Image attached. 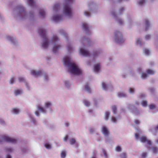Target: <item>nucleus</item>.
I'll list each match as a JSON object with an SVG mask.
<instances>
[{"mask_svg": "<svg viewBox=\"0 0 158 158\" xmlns=\"http://www.w3.org/2000/svg\"><path fill=\"white\" fill-rule=\"evenodd\" d=\"M38 32L42 39V42L41 43L42 47L44 49L47 48L50 43L53 45L52 48L53 52L55 54L57 53L61 47L60 44H57V42L59 40L57 36L53 35L49 42L46 34V30L43 28H40L39 29Z\"/></svg>", "mask_w": 158, "mask_h": 158, "instance_id": "obj_1", "label": "nucleus"}, {"mask_svg": "<svg viewBox=\"0 0 158 158\" xmlns=\"http://www.w3.org/2000/svg\"><path fill=\"white\" fill-rule=\"evenodd\" d=\"M28 15L25 8L22 5H18L14 8L13 15L15 18L17 20H23L29 17V19L33 20L34 19V14L32 11L29 12Z\"/></svg>", "mask_w": 158, "mask_h": 158, "instance_id": "obj_2", "label": "nucleus"}, {"mask_svg": "<svg viewBox=\"0 0 158 158\" xmlns=\"http://www.w3.org/2000/svg\"><path fill=\"white\" fill-rule=\"evenodd\" d=\"M64 65L68 68V71L71 74L78 76L82 73V70L75 63L72 61L71 58L67 56L63 59Z\"/></svg>", "mask_w": 158, "mask_h": 158, "instance_id": "obj_3", "label": "nucleus"}, {"mask_svg": "<svg viewBox=\"0 0 158 158\" xmlns=\"http://www.w3.org/2000/svg\"><path fill=\"white\" fill-rule=\"evenodd\" d=\"M65 3L64 4L63 14L66 17L71 18L73 16V9L71 6L73 0H65Z\"/></svg>", "mask_w": 158, "mask_h": 158, "instance_id": "obj_4", "label": "nucleus"}, {"mask_svg": "<svg viewBox=\"0 0 158 158\" xmlns=\"http://www.w3.org/2000/svg\"><path fill=\"white\" fill-rule=\"evenodd\" d=\"M114 38L115 42L117 44H121L124 42L122 34L118 31H114Z\"/></svg>", "mask_w": 158, "mask_h": 158, "instance_id": "obj_5", "label": "nucleus"}, {"mask_svg": "<svg viewBox=\"0 0 158 158\" xmlns=\"http://www.w3.org/2000/svg\"><path fill=\"white\" fill-rule=\"evenodd\" d=\"M58 32L61 35L64 36L67 40V48L68 52L71 53L73 51V47L71 42L69 41L67 34L63 29H60L59 30Z\"/></svg>", "mask_w": 158, "mask_h": 158, "instance_id": "obj_6", "label": "nucleus"}, {"mask_svg": "<svg viewBox=\"0 0 158 158\" xmlns=\"http://www.w3.org/2000/svg\"><path fill=\"white\" fill-rule=\"evenodd\" d=\"M127 108L130 111L135 115L139 116L143 113L142 110H138L134 105L128 104L127 105Z\"/></svg>", "mask_w": 158, "mask_h": 158, "instance_id": "obj_7", "label": "nucleus"}, {"mask_svg": "<svg viewBox=\"0 0 158 158\" xmlns=\"http://www.w3.org/2000/svg\"><path fill=\"white\" fill-rule=\"evenodd\" d=\"M110 13L113 17V18L119 25H122L124 24L123 20L121 18L118 16V15L116 13L114 7L113 6L111 7Z\"/></svg>", "mask_w": 158, "mask_h": 158, "instance_id": "obj_8", "label": "nucleus"}, {"mask_svg": "<svg viewBox=\"0 0 158 158\" xmlns=\"http://www.w3.org/2000/svg\"><path fill=\"white\" fill-rule=\"evenodd\" d=\"M4 141L13 143H15L17 142L16 139L6 136H2L0 138V144Z\"/></svg>", "mask_w": 158, "mask_h": 158, "instance_id": "obj_9", "label": "nucleus"}, {"mask_svg": "<svg viewBox=\"0 0 158 158\" xmlns=\"http://www.w3.org/2000/svg\"><path fill=\"white\" fill-rule=\"evenodd\" d=\"M82 28L83 30L85 33L88 35H90L92 34L90 30L91 29V26L88 23H84L82 24Z\"/></svg>", "mask_w": 158, "mask_h": 158, "instance_id": "obj_10", "label": "nucleus"}, {"mask_svg": "<svg viewBox=\"0 0 158 158\" xmlns=\"http://www.w3.org/2000/svg\"><path fill=\"white\" fill-rule=\"evenodd\" d=\"M6 39L15 47L17 46L19 44L18 42L15 37L8 35L6 36Z\"/></svg>", "mask_w": 158, "mask_h": 158, "instance_id": "obj_11", "label": "nucleus"}, {"mask_svg": "<svg viewBox=\"0 0 158 158\" xmlns=\"http://www.w3.org/2000/svg\"><path fill=\"white\" fill-rule=\"evenodd\" d=\"M103 53L102 50L99 49L97 50H94L91 54V56L93 58V59L94 60L95 59L99 57Z\"/></svg>", "mask_w": 158, "mask_h": 158, "instance_id": "obj_12", "label": "nucleus"}, {"mask_svg": "<svg viewBox=\"0 0 158 158\" xmlns=\"http://www.w3.org/2000/svg\"><path fill=\"white\" fill-rule=\"evenodd\" d=\"M83 47H85V44H87L89 46L92 44V41L89 38H86L85 36L83 37L81 40Z\"/></svg>", "mask_w": 158, "mask_h": 158, "instance_id": "obj_13", "label": "nucleus"}, {"mask_svg": "<svg viewBox=\"0 0 158 158\" xmlns=\"http://www.w3.org/2000/svg\"><path fill=\"white\" fill-rule=\"evenodd\" d=\"M102 86L103 89L105 91L109 90L112 91L113 89V86L111 84H107L103 82L102 83Z\"/></svg>", "mask_w": 158, "mask_h": 158, "instance_id": "obj_14", "label": "nucleus"}, {"mask_svg": "<svg viewBox=\"0 0 158 158\" xmlns=\"http://www.w3.org/2000/svg\"><path fill=\"white\" fill-rule=\"evenodd\" d=\"M53 20L56 23L61 21L63 19V16L61 15H55L52 17Z\"/></svg>", "mask_w": 158, "mask_h": 158, "instance_id": "obj_15", "label": "nucleus"}, {"mask_svg": "<svg viewBox=\"0 0 158 158\" xmlns=\"http://www.w3.org/2000/svg\"><path fill=\"white\" fill-rule=\"evenodd\" d=\"M44 72V71L42 70L37 71L32 70L31 71V74L35 77H37L42 76V74Z\"/></svg>", "mask_w": 158, "mask_h": 158, "instance_id": "obj_16", "label": "nucleus"}, {"mask_svg": "<svg viewBox=\"0 0 158 158\" xmlns=\"http://www.w3.org/2000/svg\"><path fill=\"white\" fill-rule=\"evenodd\" d=\"M79 51L81 54L84 56L87 57L89 56H90V53L89 51L82 48H80Z\"/></svg>", "mask_w": 158, "mask_h": 158, "instance_id": "obj_17", "label": "nucleus"}, {"mask_svg": "<svg viewBox=\"0 0 158 158\" xmlns=\"http://www.w3.org/2000/svg\"><path fill=\"white\" fill-rule=\"evenodd\" d=\"M145 24V31H147L149 30L151 27V25L150 24V21L148 19H144Z\"/></svg>", "mask_w": 158, "mask_h": 158, "instance_id": "obj_18", "label": "nucleus"}, {"mask_svg": "<svg viewBox=\"0 0 158 158\" xmlns=\"http://www.w3.org/2000/svg\"><path fill=\"white\" fill-rule=\"evenodd\" d=\"M145 42L143 41L140 38H137L136 40V44L140 47H143L144 45Z\"/></svg>", "mask_w": 158, "mask_h": 158, "instance_id": "obj_19", "label": "nucleus"}, {"mask_svg": "<svg viewBox=\"0 0 158 158\" xmlns=\"http://www.w3.org/2000/svg\"><path fill=\"white\" fill-rule=\"evenodd\" d=\"M140 141L142 143L147 142V144L149 145H151L152 143L151 140H148L146 137L142 136L140 138Z\"/></svg>", "mask_w": 158, "mask_h": 158, "instance_id": "obj_20", "label": "nucleus"}, {"mask_svg": "<svg viewBox=\"0 0 158 158\" xmlns=\"http://www.w3.org/2000/svg\"><path fill=\"white\" fill-rule=\"evenodd\" d=\"M101 131L103 135L107 137L108 136L109 132L108 128L105 126H103L102 128Z\"/></svg>", "mask_w": 158, "mask_h": 158, "instance_id": "obj_21", "label": "nucleus"}, {"mask_svg": "<svg viewBox=\"0 0 158 158\" xmlns=\"http://www.w3.org/2000/svg\"><path fill=\"white\" fill-rule=\"evenodd\" d=\"M101 64L100 63H98L94 65V71L97 73H100V70Z\"/></svg>", "mask_w": 158, "mask_h": 158, "instance_id": "obj_22", "label": "nucleus"}, {"mask_svg": "<svg viewBox=\"0 0 158 158\" xmlns=\"http://www.w3.org/2000/svg\"><path fill=\"white\" fill-rule=\"evenodd\" d=\"M39 16L40 18L43 19L46 16V10L44 9H40L39 11Z\"/></svg>", "mask_w": 158, "mask_h": 158, "instance_id": "obj_23", "label": "nucleus"}, {"mask_svg": "<svg viewBox=\"0 0 158 158\" xmlns=\"http://www.w3.org/2000/svg\"><path fill=\"white\" fill-rule=\"evenodd\" d=\"M43 77V80L44 82H48L49 80V77L48 73L44 71L42 76Z\"/></svg>", "mask_w": 158, "mask_h": 158, "instance_id": "obj_24", "label": "nucleus"}, {"mask_svg": "<svg viewBox=\"0 0 158 158\" xmlns=\"http://www.w3.org/2000/svg\"><path fill=\"white\" fill-rule=\"evenodd\" d=\"M27 114L30 118V120L31 122L33 123L34 125H36L37 123V122L35 118L30 113H28Z\"/></svg>", "mask_w": 158, "mask_h": 158, "instance_id": "obj_25", "label": "nucleus"}, {"mask_svg": "<svg viewBox=\"0 0 158 158\" xmlns=\"http://www.w3.org/2000/svg\"><path fill=\"white\" fill-rule=\"evenodd\" d=\"M36 107L38 110H39L40 112H42L44 114L47 113V111L40 104H38L36 106Z\"/></svg>", "mask_w": 158, "mask_h": 158, "instance_id": "obj_26", "label": "nucleus"}, {"mask_svg": "<svg viewBox=\"0 0 158 158\" xmlns=\"http://www.w3.org/2000/svg\"><path fill=\"white\" fill-rule=\"evenodd\" d=\"M88 6L89 11L94 12V8L95 7V3L94 2L92 1L89 2L88 3Z\"/></svg>", "mask_w": 158, "mask_h": 158, "instance_id": "obj_27", "label": "nucleus"}, {"mask_svg": "<svg viewBox=\"0 0 158 158\" xmlns=\"http://www.w3.org/2000/svg\"><path fill=\"white\" fill-rule=\"evenodd\" d=\"M117 96L119 98H127L128 97L127 94L123 92H118L117 94Z\"/></svg>", "mask_w": 158, "mask_h": 158, "instance_id": "obj_28", "label": "nucleus"}, {"mask_svg": "<svg viewBox=\"0 0 158 158\" xmlns=\"http://www.w3.org/2000/svg\"><path fill=\"white\" fill-rule=\"evenodd\" d=\"M29 5L32 8L35 7V3L34 0H27Z\"/></svg>", "mask_w": 158, "mask_h": 158, "instance_id": "obj_29", "label": "nucleus"}, {"mask_svg": "<svg viewBox=\"0 0 158 158\" xmlns=\"http://www.w3.org/2000/svg\"><path fill=\"white\" fill-rule=\"evenodd\" d=\"M52 105V103L50 102H46L45 103V106L46 108H49L50 112L52 111V109L50 108V106Z\"/></svg>", "mask_w": 158, "mask_h": 158, "instance_id": "obj_30", "label": "nucleus"}, {"mask_svg": "<svg viewBox=\"0 0 158 158\" xmlns=\"http://www.w3.org/2000/svg\"><path fill=\"white\" fill-rule=\"evenodd\" d=\"M84 88L85 91L89 93H91V89L89 87L88 83H86V84L84 85Z\"/></svg>", "mask_w": 158, "mask_h": 158, "instance_id": "obj_31", "label": "nucleus"}, {"mask_svg": "<svg viewBox=\"0 0 158 158\" xmlns=\"http://www.w3.org/2000/svg\"><path fill=\"white\" fill-rule=\"evenodd\" d=\"M149 131L151 132L153 135H156L157 133V131L156 130L155 128L151 127L149 129Z\"/></svg>", "mask_w": 158, "mask_h": 158, "instance_id": "obj_32", "label": "nucleus"}, {"mask_svg": "<svg viewBox=\"0 0 158 158\" xmlns=\"http://www.w3.org/2000/svg\"><path fill=\"white\" fill-rule=\"evenodd\" d=\"M105 141L106 143L109 144H111L113 143L112 139L111 138L108 137V136L106 137Z\"/></svg>", "mask_w": 158, "mask_h": 158, "instance_id": "obj_33", "label": "nucleus"}, {"mask_svg": "<svg viewBox=\"0 0 158 158\" xmlns=\"http://www.w3.org/2000/svg\"><path fill=\"white\" fill-rule=\"evenodd\" d=\"M64 85L65 87L68 89H70L71 87V84L70 82L67 80L64 81Z\"/></svg>", "mask_w": 158, "mask_h": 158, "instance_id": "obj_34", "label": "nucleus"}, {"mask_svg": "<svg viewBox=\"0 0 158 158\" xmlns=\"http://www.w3.org/2000/svg\"><path fill=\"white\" fill-rule=\"evenodd\" d=\"M23 93L21 89H17L14 91V95L15 96H18L21 95Z\"/></svg>", "mask_w": 158, "mask_h": 158, "instance_id": "obj_35", "label": "nucleus"}, {"mask_svg": "<svg viewBox=\"0 0 158 158\" xmlns=\"http://www.w3.org/2000/svg\"><path fill=\"white\" fill-rule=\"evenodd\" d=\"M147 1V0H139L137 3L139 6H142L146 3Z\"/></svg>", "mask_w": 158, "mask_h": 158, "instance_id": "obj_36", "label": "nucleus"}, {"mask_svg": "<svg viewBox=\"0 0 158 158\" xmlns=\"http://www.w3.org/2000/svg\"><path fill=\"white\" fill-rule=\"evenodd\" d=\"M136 129L137 131V133L135 134V137L137 139H138L139 138V135L141 133V132L139 128H136Z\"/></svg>", "mask_w": 158, "mask_h": 158, "instance_id": "obj_37", "label": "nucleus"}, {"mask_svg": "<svg viewBox=\"0 0 158 158\" xmlns=\"http://www.w3.org/2000/svg\"><path fill=\"white\" fill-rule=\"evenodd\" d=\"M60 5L59 4L57 3L54 5L53 6V11L55 13H56L58 11V9L60 7Z\"/></svg>", "mask_w": 158, "mask_h": 158, "instance_id": "obj_38", "label": "nucleus"}, {"mask_svg": "<svg viewBox=\"0 0 158 158\" xmlns=\"http://www.w3.org/2000/svg\"><path fill=\"white\" fill-rule=\"evenodd\" d=\"M18 80L20 82L25 83L27 81L24 77H19L18 78Z\"/></svg>", "mask_w": 158, "mask_h": 158, "instance_id": "obj_39", "label": "nucleus"}, {"mask_svg": "<svg viewBox=\"0 0 158 158\" xmlns=\"http://www.w3.org/2000/svg\"><path fill=\"white\" fill-rule=\"evenodd\" d=\"M151 149L153 153L156 154L158 153V148L156 147H151Z\"/></svg>", "mask_w": 158, "mask_h": 158, "instance_id": "obj_40", "label": "nucleus"}, {"mask_svg": "<svg viewBox=\"0 0 158 158\" xmlns=\"http://www.w3.org/2000/svg\"><path fill=\"white\" fill-rule=\"evenodd\" d=\"M102 150L105 158H109V155L107 152L104 148H102Z\"/></svg>", "mask_w": 158, "mask_h": 158, "instance_id": "obj_41", "label": "nucleus"}, {"mask_svg": "<svg viewBox=\"0 0 158 158\" xmlns=\"http://www.w3.org/2000/svg\"><path fill=\"white\" fill-rule=\"evenodd\" d=\"M44 146L45 148L48 150L51 149L52 147V144L48 142H46L44 143Z\"/></svg>", "mask_w": 158, "mask_h": 158, "instance_id": "obj_42", "label": "nucleus"}, {"mask_svg": "<svg viewBox=\"0 0 158 158\" xmlns=\"http://www.w3.org/2000/svg\"><path fill=\"white\" fill-rule=\"evenodd\" d=\"M11 112L14 114H17L20 112V110L17 108H13Z\"/></svg>", "mask_w": 158, "mask_h": 158, "instance_id": "obj_43", "label": "nucleus"}, {"mask_svg": "<svg viewBox=\"0 0 158 158\" xmlns=\"http://www.w3.org/2000/svg\"><path fill=\"white\" fill-rule=\"evenodd\" d=\"M21 149L22 152L23 153H26L28 151V149L27 147H21Z\"/></svg>", "mask_w": 158, "mask_h": 158, "instance_id": "obj_44", "label": "nucleus"}, {"mask_svg": "<svg viewBox=\"0 0 158 158\" xmlns=\"http://www.w3.org/2000/svg\"><path fill=\"white\" fill-rule=\"evenodd\" d=\"M66 156V152L65 150H63L60 153L61 158H65Z\"/></svg>", "mask_w": 158, "mask_h": 158, "instance_id": "obj_45", "label": "nucleus"}, {"mask_svg": "<svg viewBox=\"0 0 158 158\" xmlns=\"http://www.w3.org/2000/svg\"><path fill=\"white\" fill-rule=\"evenodd\" d=\"M149 92L152 95H154L155 93V89L154 87H150L148 89Z\"/></svg>", "mask_w": 158, "mask_h": 158, "instance_id": "obj_46", "label": "nucleus"}, {"mask_svg": "<svg viewBox=\"0 0 158 158\" xmlns=\"http://www.w3.org/2000/svg\"><path fill=\"white\" fill-rule=\"evenodd\" d=\"M125 10V8L124 7H122L120 8L118 11V14H116L118 15H121L123 14V12Z\"/></svg>", "mask_w": 158, "mask_h": 158, "instance_id": "obj_47", "label": "nucleus"}, {"mask_svg": "<svg viewBox=\"0 0 158 158\" xmlns=\"http://www.w3.org/2000/svg\"><path fill=\"white\" fill-rule=\"evenodd\" d=\"M142 106L144 107H146L148 106V102L147 100H143L141 102Z\"/></svg>", "mask_w": 158, "mask_h": 158, "instance_id": "obj_48", "label": "nucleus"}, {"mask_svg": "<svg viewBox=\"0 0 158 158\" xmlns=\"http://www.w3.org/2000/svg\"><path fill=\"white\" fill-rule=\"evenodd\" d=\"M148 75L146 73H141V77L143 79H145L148 77Z\"/></svg>", "mask_w": 158, "mask_h": 158, "instance_id": "obj_49", "label": "nucleus"}, {"mask_svg": "<svg viewBox=\"0 0 158 158\" xmlns=\"http://www.w3.org/2000/svg\"><path fill=\"white\" fill-rule=\"evenodd\" d=\"M83 102L84 104L87 107H89L90 105V103L89 102L86 100H83Z\"/></svg>", "mask_w": 158, "mask_h": 158, "instance_id": "obj_50", "label": "nucleus"}, {"mask_svg": "<svg viewBox=\"0 0 158 158\" xmlns=\"http://www.w3.org/2000/svg\"><path fill=\"white\" fill-rule=\"evenodd\" d=\"M110 115V112L107 111L106 112L104 117L105 119L107 121L108 120Z\"/></svg>", "mask_w": 158, "mask_h": 158, "instance_id": "obj_51", "label": "nucleus"}, {"mask_svg": "<svg viewBox=\"0 0 158 158\" xmlns=\"http://www.w3.org/2000/svg\"><path fill=\"white\" fill-rule=\"evenodd\" d=\"M120 158H127V154L125 152H123L119 155Z\"/></svg>", "mask_w": 158, "mask_h": 158, "instance_id": "obj_52", "label": "nucleus"}, {"mask_svg": "<svg viewBox=\"0 0 158 158\" xmlns=\"http://www.w3.org/2000/svg\"><path fill=\"white\" fill-rule=\"evenodd\" d=\"M143 52L145 55L148 56L149 55L150 51L147 48H144L143 49Z\"/></svg>", "mask_w": 158, "mask_h": 158, "instance_id": "obj_53", "label": "nucleus"}, {"mask_svg": "<svg viewBox=\"0 0 158 158\" xmlns=\"http://www.w3.org/2000/svg\"><path fill=\"white\" fill-rule=\"evenodd\" d=\"M25 86L26 87L27 89L28 90H30L31 89V87L30 86L28 82L27 81L25 83H24Z\"/></svg>", "mask_w": 158, "mask_h": 158, "instance_id": "obj_54", "label": "nucleus"}, {"mask_svg": "<svg viewBox=\"0 0 158 158\" xmlns=\"http://www.w3.org/2000/svg\"><path fill=\"white\" fill-rule=\"evenodd\" d=\"M15 77H11L9 81V83L11 85H12L15 83Z\"/></svg>", "mask_w": 158, "mask_h": 158, "instance_id": "obj_55", "label": "nucleus"}, {"mask_svg": "<svg viewBox=\"0 0 158 158\" xmlns=\"http://www.w3.org/2000/svg\"><path fill=\"white\" fill-rule=\"evenodd\" d=\"M146 72L148 74L150 75L153 74L155 73V71L151 69H147Z\"/></svg>", "mask_w": 158, "mask_h": 158, "instance_id": "obj_56", "label": "nucleus"}, {"mask_svg": "<svg viewBox=\"0 0 158 158\" xmlns=\"http://www.w3.org/2000/svg\"><path fill=\"white\" fill-rule=\"evenodd\" d=\"M135 89L134 88L131 87H130L128 90L129 93L131 94H134L135 92Z\"/></svg>", "mask_w": 158, "mask_h": 158, "instance_id": "obj_57", "label": "nucleus"}, {"mask_svg": "<svg viewBox=\"0 0 158 158\" xmlns=\"http://www.w3.org/2000/svg\"><path fill=\"white\" fill-rule=\"evenodd\" d=\"M146 97V94L144 93H140L139 95V98L142 99H144Z\"/></svg>", "mask_w": 158, "mask_h": 158, "instance_id": "obj_58", "label": "nucleus"}, {"mask_svg": "<svg viewBox=\"0 0 158 158\" xmlns=\"http://www.w3.org/2000/svg\"><path fill=\"white\" fill-rule=\"evenodd\" d=\"M148 155V153L147 152H143L141 155V158H146Z\"/></svg>", "mask_w": 158, "mask_h": 158, "instance_id": "obj_59", "label": "nucleus"}, {"mask_svg": "<svg viewBox=\"0 0 158 158\" xmlns=\"http://www.w3.org/2000/svg\"><path fill=\"white\" fill-rule=\"evenodd\" d=\"M112 109L113 113L115 114L117 113V109L115 106H114L112 107Z\"/></svg>", "mask_w": 158, "mask_h": 158, "instance_id": "obj_60", "label": "nucleus"}, {"mask_svg": "<svg viewBox=\"0 0 158 158\" xmlns=\"http://www.w3.org/2000/svg\"><path fill=\"white\" fill-rule=\"evenodd\" d=\"M69 141L70 144L71 145H73L74 144H75L76 142V141L75 139L74 138H72L70 139L69 140Z\"/></svg>", "mask_w": 158, "mask_h": 158, "instance_id": "obj_61", "label": "nucleus"}, {"mask_svg": "<svg viewBox=\"0 0 158 158\" xmlns=\"http://www.w3.org/2000/svg\"><path fill=\"white\" fill-rule=\"evenodd\" d=\"M136 71L139 74H141V73H143L142 71V68L140 67H138L137 68Z\"/></svg>", "mask_w": 158, "mask_h": 158, "instance_id": "obj_62", "label": "nucleus"}, {"mask_svg": "<svg viewBox=\"0 0 158 158\" xmlns=\"http://www.w3.org/2000/svg\"><path fill=\"white\" fill-rule=\"evenodd\" d=\"M0 124L3 126L6 125V124L5 121L2 118H0Z\"/></svg>", "mask_w": 158, "mask_h": 158, "instance_id": "obj_63", "label": "nucleus"}, {"mask_svg": "<svg viewBox=\"0 0 158 158\" xmlns=\"http://www.w3.org/2000/svg\"><path fill=\"white\" fill-rule=\"evenodd\" d=\"M152 36L150 35H146L145 36V39L147 40H149L151 39Z\"/></svg>", "mask_w": 158, "mask_h": 158, "instance_id": "obj_64", "label": "nucleus"}]
</instances>
